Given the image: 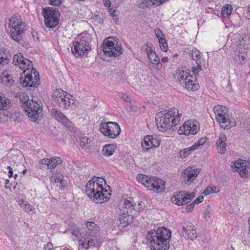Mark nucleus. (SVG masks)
Listing matches in <instances>:
<instances>
[{"label":"nucleus","instance_id":"obj_1","mask_svg":"<svg viewBox=\"0 0 250 250\" xmlns=\"http://www.w3.org/2000/svg\"><path fill=\"white\" fill-rule=\"evenodd\" d=\"M171 238V230L165 227L150 230L146 236L151 250H168Z\"/></svg>","mask_w":250,"mask_h":250},{"label":"nucleus","instance_id":"obj_2","mask_svg":"<svg viewBox=\"0 0 250 250\" xmlns=\"http://www.w3.org/2000/svg\"><path fill=\"white\" fill-rule=\"evenodd\" d=\"M182 113L178 109L172 108L159 112L155 116L156 125L158 129L164 132L168 129L174 130L176 125L181 122Z\"/></svg>","mask_w":250,"mask_h":250},{"label":"nucleus","instance_id":"obj_3","mask_svg":"<svg viewBox=\"0 0 250 250\" xmlns=\"http://www.w3.org/2000/svg\"><path fill=\"white\" fill-rule=\"evenodd\" d=\"M137 179L148 190L155 193H160L165 191L166 182L160 178L139 174L137 176Z\"/></svg>","mask_w":250,"mask_h":250},{"label":"nucleus","instance_id":"obj_4","mask_svg":"<svg viewBox=\"0 0 250 250\" xmlns=\"http://www.w3.org/2000/svg\"><path fill=\"white\" fill-rule=\"evenodd\" d=\"M216 121L219 123L221 127L229 129L236 125L234 118L228 113V109L223 105H215L213 108Z\"/></svg>","mask_w":250,"mask_h":250},{"label":"nucleus","instance_id":"obj_5","mask_svg":"<svg viewBox=\"0 0 250 250\" xmlns=\"http://www.w3.org/2000/svg\"><path fill=\"white\" fill-rule=\"evenodd\" d=\"M9 27L10 28L11 35L12 39L20 42L26 30V25L19 15H14L9 19Z\"/></svg>","mask_w":250,"mask_h":250},{"label":"nucleus","instance_id":"obj_6","mask_svg":"<svg viewBox=\"0 0 250 250\" xmlns=\"http://www.w3.org/2000/svg\"><path fill=\"white\" fill-rule=\"evenodd\" d=\"M85 188L86 194L91 200L101 201L102 203V200L106 201L109 199V198L104 193V192H107V190L104 188H101V186H100L98 183L88 182Z\"/></svg>","mask_w":250,"mask_h":250},{"label":"nucleus","instance_id":"obj_7","mask_svg":"<svg viewBox=\"0 0 250 250\" xmlns=\"http://www.w3.org/2000/svg\"><path fill=\"white\" fill-rule=\"evenodd\" d=\"M29 70L23 71L20 82L23 87L36 88L40 84V79L38 72L32 67L31 73Z\"/></svg>","mask_w":250,"mask_h":250},{"label":"nucleus","instance_id":"obj_8","mask_svg":"<svg viewBox=\"0 0 250 250\" xmlns=\"http://www.w3.org/2000/svg\"><path fill=\"white\" fill-rule=\"evenodd\" d=\"M113 38L109 37L108 40L104 41L102 45V50L108 57H118L123 53V48L118 42L109 40Z\"/></svg>","mask_w":250,"mask_h":250},{"label":"nucleus","instance_id":"obj_9","mask_svg":"<svg viewBox=\"0 0 250 250\" xmlns=\"http://www.w3.org/2000/svg\"><path fill=\"white\" fill-rule=\"evenodd\" d=\"M100 130L104 135L111 139L116 138L121 131L119 125L113 122L101 123Z\"/></svg>","mask_w":250,"mask_h":250},{"label":"nucleus","instance_id":"obj_10","mask_svg":"<svg viewBox=\"0 0 250 250\" xmlns=\"http://www.w3.org/2000/svg\"><path fill=\"white\" fill-rule=\"evenodd\" d=\"M42 14L44 16V22L47 27L53 28L58 24L60 19L59 11L52 9L51 8H44Z\"/></svg>","mask_w":250,"mask_h":250},{"label":"nucleus","instance_id":"obj_11","mask_svg":"<svg viewBox=\"0 0 250 250\" xmlns=\"http://www.w3.org/2000/svg\"><path fill=\"white\" fill-rule=\"evenodd\" d=\"M40 100H31L27 107L24 108L30 120L35 122L38 119L42 110Z\"/></svg>","mask_w":250,"mask_h":250},{"label":"nucleus","instance_id":"obj_12","mask_svg":"<svg viewBox=\"0 0 250 250\" xmlns=\"http://www.w3.org/2000/svg\"><path fill=\"white\" fill-rule=\"evenodd\" d=\"M76 40L72 47V51L75 56H81L90 49L89 43L85 37H78Z\"/></svg>","mask_w":250,"mask_h":250},{"label":"nucleus","instance_id":"obj_13","mask_svg":"<svg viewBox=\"0 0 250 250\" xmlns=\"http://www.w3.org/2000/svg\"><path fill=\"white\" fill-rule=\"evenodd\" d=\"M195 196V192L181 191L176 193L171 198L172 202L178 206H184L189 203Z\"/></svg>","mask_w":250,"mask_h":250},{"label":"nucleus","instance_id":"obj_14","mask_svg":"<svg viewBox=\"0 0 250 250\" xmlns=\"http://www.w3.org/2000/svg\"><path fill=\"white\" fill-rule=\"evenodd\" d=\"M200 170L188 167L184 169L181 173V177L185 184L190 185L197 182V177L199 174Z\"/></svg>","mask_w":250,"mask_h":250},{"label":"nucleus","instance_id":"obj_15","mask_svg":"<svg viewBox=\"0 0 250 250\" xmlns=\"http://www.w3.org/2000/svg\"><path fill=\"white\" fill-rule=\"evenodd\" d=\"M161 141V138L156 135H146L142 142V146L144 149L148 150L151 148L158 147Z\"/></svg>","mask_w":250,"mask_h":250},{"label":"nucleus","instance_id":"obj_16","mask_svg":"<svg viewBox=\"0 0 250 250\" xmlns=\"http://www.w3.org/2000/svg\"><path fill=\"white\" fill-rule=\"evenodd\" d=\"M198 123L186 121L178 129L179 134H195L199 129Z\"/></svg>","mask_w":250,"mask_h":250},{"label":"nucleus","instance_id":"obj_17","mask_svg":"<svg viewBox=\"0 0 250 250\" xmlns=\"http://www.w3.org/2000/svg\"><path fill=\"white\" fill-rule=\"evenodd\" d=\"M190 70L185 67H178L176 72L173 74V77L177 83L181 84L185 83V81L188 79L190 76Z\"/></svg>","mask_w":250,"mask_h":250},{"label":"nucleus","instance_id":"obj_18","mask_svg":"<svg viewBox=\"0 0 250 250\" xmlns=\"http://www.w3.org/2000/svg\"><path fill=\"white\" fill-rule=\"evenodd\" d=\"M227 138L226 135L221 133L219 135L218 139L216 143L217 149L220 154H224L226 151L227 144Z\"/></svg>","mask_w":250,"mask_h":250},{"label":"nucleus","instance_id":"obj_19","mask_svg":"<svg viewBox=\"0 0 250 250\" xmlns=\"http://www.w3.org/2000/svg\"><path fill=\"white\" fill-rule=\"evenodd\" d=\"M78 102L75 98L70 94L67 95V98L65 99L64 102L62 101V104L59 103L58 105L64 109H68L69 108H75Z\"/></svg>","mask_w":250,"mask_h":250},{"label":"nucleus","instance_id":"obj_20","mask_svg":"<svg viewBox=\"0 0 250 250\" xmlns=\"http://www.w3.org/2000/svg\"><path fill=\"white\" fill-rule=\"evenodd\" d=\"M124 212L125 213L120 215L119 217V223L118 226L121 229H123L128 226L130 224V220L132 219V217H131V215L129 214V211L127 210H124Z\"/></svg>","mask_w":250,"mask_h":250},{"label":"nucleus","instance_id":"obj_21","mask_svg":"<svg viewBox=\"0 0 250 250\" xmlns=\"http://www.w3.org/2000/svg\"><path fill=\"white\" fill-rule=\"evenodd\" d=\"M188 90L196 91L198 89L199 84L196 80L190 75L188 79L185 81V83L183 85Z\"/></svg>","mask_w":250,"mask_h":250},{"label":"nucleus","instance_id":"obj_22","mask_svg":"<svg viewBox=\"0 0 250 250\" xmlns=\"http://www.w3.org/2000/svg\"><path fill=\"white\" fill-rule=\"evenodd\" d=\"M1 83L7 86H12L14 83V81L12 79V76L8 74L7 71H4L0 78Z\"/></svg>","mask_w":250,"mask_h":250},{"label":"nucleus","instance_id":"obj_23","mask_svg":"<svg viewBox=\"0 0 250 250\" xmlns=\"http://www.w3.org/2000/svg\"><path fill=\"white\" fill-rule=\"evenodd\" d=\"M116 149V146L114 144H107L104 146L102 153L104 155L110 156L113 155Z\"/></svg>","mask_w":250,"mask_h":250},{"label":"nucleus","instance_id":"obj_24","mask_svg":"<svg viewBox=\"0 0 250 250\" xmlns=\"http://www.w3.org/2000/svg\"><path fill=\"white\" fill-rule=\"evenodd\" d=\"M160 5L162 3L161 0H142L138 4V6L142 9L148 7L150 4Z\"/></svg>","mask_w":250,"mask_h":250},{"label":"nucleus","instance_id":"obj_25","mask_svg":"<svg viewBox=\"0 0 250 250\" xmlns=\"http://www.w3.org/2000/svg\"><path fill=\"white\" fill-rule=\"evenodd\" d=\"M66 93V92L62 89H56L54 91L52 96L54 100L57 101L58 104L59 103L62 104V97H64V94Z\"/></svg>","mask_w":250,"mask_h":250},{"label":"nucleus","instance_id":"obj_26","mask_svg":"<svg viewBox=\"0 0 250 250\" xmlns=\"http://www.w3.org/2000/svg\"><path fill=\"white\" fill-rule=\"evenodd\" d=\"M146 53L147 55L148 59L149 60L150 62H160V57L156 55L155 52L153 51L152 48H147Z\"/></svg>","mask_w":250,"mask_h":250},{"label":"nucleus","instance_id":"obj_27","mask_svg":"<svg viewBox=\"0 0 250 250\" xmlns=\"http://www.w3.org/2000/svg\"><path fill=\"white\" fill-rule=\"evenodd\" d=\"M52 115L54 118L58 122H61L62 124L63 123V121L66 120L67 117L65 116L62 112L58 111L56 109H52L51 111Z\"/></svg>","mask_w":250,"mask_h":250},{"label":"nucleus","instance_id":"obj_28","mask_svg":"<svg viewBox=\"0 0 250 250\" xmlns=\"http://www.w3.org/2000/svg\"><path fill=\"white\" fill-rule=\"evenodd\" d=\"M246 163L244 162L242 160L239 159L231 163V167L232 169L235 171H238L239 169H241L244 167H246Z\"/></svg>","mask_w":250,"mask_h":250},{"label":"nucleus","instance_id":"obj_29","mask_svg":"<svg viewBox=\"0 0 250 250\" xmlns=\"http://www.w3.org/2000/svg\"><path fill=\"white\" fill-rule=\"evenodd\" d=\"M90 140L86 136H84L80 138L79 145L81 147L86 150L91 146Z\"/></svg>","mask_w":250,"mask_h":250},{"label":"nucleus","instance_id":"obj_30","mask_svg":"<svg viewBox=\"0 0 250 250\" xmlns=\"http://www.w3.org/2000/svg\"><path fill=\"white\" fill-rule=\"evenodd\" d=\"M193 150H195L194 146H192L190 147L182 149L180 151L178 154V156L179 158L182 159L186 158L188 156Z\"/></svg>","mask_w":250,"mask_h":250},{"label":"nucleus","instance_id":"obj_31","mask_svg":"<svg viewBox=\"0 0 250 250\" xmlns=\"http://www.w3.org/2000/svg\"><path fill=\"white\" fill-rule=\"evenodd\" d=\"M247 41V37L246 35H242L239 38V40L236 42L237 47L240 49L244 48L245 49L247 47V44L246 42Z\"/></svg>","mask_w":250,"mask_h":250},{"label":"nucleus","instance_id":"obj_32","mask_svg":"<svg viewBox=\"0 0 250 250\" xmlns=\"http://www.w3.org/2000/svg\"><path fill=\"white\" fill-rule=\"evenodd\" d=\"M62 163V160L60 157H54L50 158V162L48 164V168L53 169L59 164Z\"/></svg>","mask_w":250,"mask_h":250},{"label":"nucleus","instance_id":"obj_33","mask_svg":"<svg viewBox=\"0 0 250 250\" xmlns=\"http://www.w3.org/2000/svg\"><path fill=\"white\" fill-rule=\"evenodd\" d=\"M19 99L21 101V106L23 108H25V107L28 104V103H30V101L29 99L28 96L26 94L23 93L21 94L19 96Z\"/></svg>","mask_w":250,"mask_h":250},{"label":"nucleus","instance_id":"obj_34","mask_svg":"<svg viewBox=\"0 0 250 250\" xmlns=\"http://www.w3.org/2000/svg\"><path fill=\"white\" fill-rule=\"evenodd\" d=\"M134 204V201L132 198H129L124 200L125 208L129 213H131L132 210H133Z\"/></svg>","mask_w":250,"mask_h":250},{"label":"nucleus","instance_id":"obj_35","mask_svg":"<svg viewBox=\"0 0 250 250\" xmlns=\"http://www.w3.org/2000/svg\"><path fill=\"white\" fill-rule=\"evenodd\" d=\"M232 10V8L231 5H225L222 9L221 15L224 18L229 17L230 15Z\"/></svg>","mask_w":250,"mask_h":250},{"label":"nucleus","instance_id":"obj_36","mask_svg":"<svg viewBox=\"0 0 250 250\" xmlns=\"http://www.w3.org/2000/svg\"><path fill=\"white\" fill-rule=\"evenodd\" d=\"M2 95V94L0 93V109L5 110L9 106L10 101L7 98L4 99Z\"/></svg>","mask_w":250,"mask_h":250},{"label":"nucleus","instance_id":"obj_37","mask_svg":"<svg viewBox=\"0 0 250 250\" xmlns=\"http://www.w3.org/2000/svg\"><path fill=\"white\" fill-rule=\"evenodd\" d=\"M27 59L23 57L22 54L21 53L15 55L13 58V62H25V60Z\"/></svg>","mask_w":250,"mask_h":250},{"label":"nucleus","instance_id":"obj_38","mask_svg":"<svg viewBox=\"0 0 250 250\" xmlns=\"http://www.w3.org/2000/svg\"><path fill=\"white\" fill-rule=\"evenodd\" d=\"M88 182H94L96 183H98L100 186H101V188H104L103 186V183H105V180L104 179L100 177H96L93 176L90 180L88 181Z\"/></svg>","mask_w":250,"mask_h":250},{"label":"nucleus","instance_id":"obj_39","mask_svg":"<svg viewBox=\"0 0 250 250\" xmlns=\"http://www.w3.org/2000/svg\"><path fill=\"white\" fill-rule=\"evenodd\" d=\"M248 167L246 165V167H244L242 168H241V169H239L238 171H237L239 172L240 176L242 178H246L248 177L249 172L248 170H247Z\"/></svg>","mask_w":250,"mask_h":250},{"label":"nucleus","instance_id":"obj_40","mask_svg":"<svg viewBox=\"0 0 250 250\" xmlns=\"http://www.w3.org/2000/svg\"><path fill=\"white\" fill-rule=\"evenodd\" d=\"M185 234L188 236V238L190 239L191 240H193L197 237V234L196 232V230L194 229V228L191 229L185 233Z\"/></svg>","mask_w":250,"mask_h":250},{"label":"nucleus","instance_id":"obj_41","mask_svg":"<svg viewBox=\"0 0 250 250\" xmlns=\"http://www.w3.org/2000/svg\"><path fill=\"white\" fill-rule=\"evenodd\" d=\"M159 42L160 44V47L162 50L166 52L168 49V45L166 39H160L159 40Z\"/></svg>","mask_w":250,"mask_h":250},{"label":"nucleus","instance_id":"obj_42","mask_svg":"<svg viewBox=\"0 0 250 250\" xmlns=\"http://www.w3.org/2000/svg\"><path fill=\"white\" fill-rule=\"evenodd\" d=\"M63 178V176L62 174L57 173L54 174L51 179V182L54 181L58 185Z\"/></svg>","mask_w":250,"mask_h":250},{"label":"nucleus","instance_id":"obj_43","mask_svg":"<svg viewBox=\"0 0 250 250\" xmlns=\"http://www.w3.org/2000/svg\"><path fill=\"white\" fill-rule=\"evenodd\" d=\"M145 208L144 203L142 201L138 202L137 204H134L133 210L139 212L142 211Z\"/></svg>","mask_w":250,"mask_h":250},{"label":"nucleus","instance_id":"obj_44","mask_svg":"<svg viewBox=\"0 0 250 250\" xmlns=\"http://www.w3.org/2000/svg\"><path fill=\"white\" fill-rule=\"evenodd\" d=\"M207 141V138L206 137H203L201 138L198 142H196L193 146H194V149H196L199 146H202L205 144Z\"/></svg>","mask_w":250,"mask_h":250},{"label":"nucleus","instance_id":"obj_45","mask_svg":"<svg viewBox=\"0 0 250 250\" xmlns=\"http://www.w3.org/2000/svg\"><path fill=\"white\" fill-rule=\"evenodd\" d=\"M149 68L152 71H157L162 67V63H148Z\"/></svg>","mask_w":250,"mask_h":250},{"label":"nucleus","instance_id":"obj_46","mask_svg":"<svg viewBox=\"0 0 250 250\" xmlns=\"http://www.w3.org/2000/svg\"><path fill=\"white\" fill-rule=\"evenodd\" d=\"M25 211L27 213H34L35 208L30 204L25 203L24 206L22 207Z\"/></svg>","mask_w":250,"mask_h":250},{"label":"nucleus","instance_id":"obj_47","mask_svg":"<svg viewBox=\"0 0 250 250\" xmlns=\"http://www.w3.org/2000/svg\"><path fill=\"white\" fill-rule=\"evenodd\" d=\"M9 60L7 54H6L3 49H0V62L8 61Z\"/></svg>","mask_w":250,"mask_h":250},{"label":"nucleus","instance_id":"obj_48","mask_svg":"<svg viewBox=\"0 0 250 250\" xmlns=\"http://www.w3.org/2000/svg\"><path fill=\"white\" fill-rule=\"evenodd\" d=\"M211 209L210 206H207L204 212V218L206 220H208L210 217Z\"/></svg>","mask_w":250,"mask_h":250},{"label":"nucleus","instance_id":"obj_49","mask_svg":"<svg viewBox=\"0 0 250 250\" xmlns=\"http://www.w3.org/2000/svg\"><path fill=\"white\" fill-rule=\"evenodd\" d=\"M191 57L193 60L197 62L200 58V53L196 50H193L191 53Z\"/></svg>","mask_w":250,"mask_h":250},{"label":"nucleus","instance_id":"obj_50","mask_svg":"<svg viewBox=\"0 0 250 250\" xmlns=\"http://www.w3.org/2000/svg\"><path fill=\"white\" fill-rule=\"evenodd\" d=\"M63 124L67 128L69 129V130L72 131L74 127L72 123L67 118V117L66 118V120H64L63 121Z\"/></svg>","mask_w":250,"mask_h":250},{"label":"nucleus","instance_id":"obj_51","mask_svg":"<svg viewBox=\"0 0 250 250\" xmlns=\"http://www.w3.org/2000/svg\"><path fill=\"white\" fill-rule=\"evenodd\" d=\"M193 228H194V226H193L192 224L190 223H188V224L185 223L182 227V230L185 232V233H186L187 232H188L191 229Z\"/></svg>","mask_w":250,"mask_h":250},{"label":"nucleus","instance_id":"obj_52","mask_svg":"<svg viewBox=\"0 0 250 250\" xmlns=\"http://www.w3.org/2000/svg\"><path fill=\"white\" fill-rule=\"evenodd\" d=\"M154 32L158 40H160V39L165 38L164 35L163 34V33L160 29L157 28L155 29Z\"/></svg>","mask_w":250,"mask_h":250},{"label":"nucleus","instance_id":"obj_53","mask_svg":"<svg viewBox=\"0 0 250 250\" xmlns=\"http://www.w3.org/2000/svg\"><path fill=\"white\" fill-rule=\"evenodd\" d=\"M197 65L196 67H193L192 68V72L195 75H197L198 74L199 72L201 70V65L199 63H197Z\"/></svg>","mask_w":250,"mask_h":250},{"label":"nucleus","instance_id":"obj_54","mask_svg":"<svg viewBox=\"0 0 250 250\" xmlns=\"http://www.w3.org/2000/svg\"><path fill=\"white\" fill-rule=\"evenodd\" d=\"M95 244V241L94 240L90 239L88 240L86 243H84L83 244V247L87 249L88 247L94 246Z\"/></svg>","mask_w":250,"mask_h":250},{"label":"nucleus","instance_id":"obj_55","mask_svg":"<svg viewBox=\"0 0 250 250\" xmlns=\"http://www.w3.org/2000/svg\"><path fill=\"white\" fill-rule=\"evenodd\" d=\"M96 224L93 222H87L86 223V226L88 229L91 231L96 227Z\"/></svg>","mask_w":250,"mask_h":250},{"label":"nucleus","instance_id":"obj_56","mask_svg":"<svg viewBox=\"0 0 250 250\" xmlns=\"http://www.w3.org/2000/svg\"><path fill=\"white\" fill-rule=\"evenodd\" d=\"M67 185V181L66 180L64 179V178L60 182V183L57 185L58 186L60 187L61 189H64L65 187H66Z\"/></svg>","mask_w":250,"mask_h":250},{"label":"nucleus","instance_id":"obj_57","mask_svg":"<svg viewBox=\"0 0 250 250\" xmlns=\"http://www.w3.org/2000/svg\"><path fill=\"white\" fill-rule=\"evenodd\" d=\"M247 55L245 53H239V54H238V58L239 59V61L240 62L242 61H247Z\"/></svg>","mask_w":250,"mask_h":250},{"label":"nucleus","instance_id":"obj_58","mask_svg":"<svg viewBox=\"0 0 250 250\" xmlns=\"http://www.w3.org/2000/svg\"><path fill=\"white\" fill-rule=\"evenodd\" d=\"M49 3L53 6H58L62 3L61 0H49Z\"/></svg>","mask_w":250,"mask_h":250},{"label":"nucleus","instance_id":"obj_59","mask_svg":"<svg viewBox=\"0 0 250 250\" xmlns=\"http://www.w3.org/2000/svg\"><path fill=\"white\" fill-rule=\"evenodd\" d=\"M203 200H204L203 196H200L197 198H196L194 201H193L192 202V203L195 205V204H198L201 203L203 201Z\"/></svg>","mask_w":250,"mask_h":250},{"label":"nucleus","instance_id":"obj_60","mask_svg":"<svg viewBox=\"0 0 250 250\" xmlns=\"http://www.w3.org/2000/svg\"><path fill=\"white\" fill-rule=\"evenodd\" d=\"M45 250H53L54 247L53 246L51 242H48L44 246Z\"/></svg>","mask_w":250,"mask_h":250},{"label":"nucleus","instance_id":"obj_61","mask_svg":"<svg viewBox=\"0 0 250 250\" xmlns=\"http://www.w3.org/2000/svg\"><path fill=\"white\" fill-rule=\"evenodd\" d=\"M120 97L125 102H130V98L126 94L122 93H121Z\"/></svg>","mask_w":250,"mask_h":250},{"label":"nucleus","instance_id":"obj_62","mask_svg":"<svg viewBox=\"0 0 250 250\" xmlns=\"http://www.w3.org/2000/svg\"><path fill=\"white\" fill-rule=\"evenodd\" d=\"M214 191H213V188L212 187H208V188H207L205 190H204V193H205L206 195H208L210 193H212V192H213Z\"/></svg>","mask_w":250,"mask_h":250},{"label":"nucleus","instance_id":"obj_63","mask_svg":"<svg viewBox=\"0 0 250 250\" xmlns=\"http://www.w3.org/2000/svg\"><path fill=\"white\" fill-rule=\"evenodd\" d=\"M194 206L195 205L192 202L191 204L187 206L186 211L187 212L191 211L194 209Z\"/></svg>","mask_w":250,"mask_h":250},{"label":"nucleus","instance_id":"obj_64","mask_svg":"<svg viewBox=\"0 0 250 250\" xmlns=\"http://www.w3.org/2000/svg\"><path fill=\"white\" fill-rule=\"evenodd\" d=\"M41 164L42 165H47V167H48V164L50 162V159H42L41 161Z\"/></svg>","mask_w":250,"mask_h":250}]
</instances>
